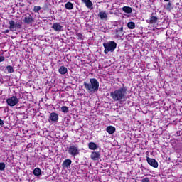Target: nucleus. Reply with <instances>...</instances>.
Here are the masks:
<instances>
[{
  "instance_id": "obj_1",
  "label": "nucleus",
  "mask_w": 182,
  "mask_h": 182,
  "mask_svg": "<svg viewBox=\"0 0 182 182\" xmlns=\"http://www.w3.org/2000/svg\"><path fill=\"white\" fill-rule=\"evenodd\" d=\"M122 86L123 87L115 90L114 92H110V97L114 102H120V100H124V99H126L127 87H124V84H123Z\"/></svg>"
},
{
  "instance_id": "obj_26",
  "label": "nucleus",
  "mask_w": 182,
  "mask_h": 182,
  "mask_svg": "<svg viewBox=\"0 0 182 182\" xmlns=\"http://www.w3.org/2000/svg\"><path fill=\"white\" fill-rule=\"evenodd\" d=\"M76 36H77V39L80 41H83L84 39L83 35L81 33H77Z\"/></svg>"
},
{
  "instance_id": "obj_23",
  "label": "nucleus",
  "mask_w": 182,
  "mask_h": 182,
  "mask_svg": "<svg viewBox=\"0 0 182 182\" xmlns=\"http://www.w3.org/2000/svg\"><path fill=\"white\" fill-rule=\"evenodd\" d=\"M127 27L129 29H134V28H136V23L133 21H130L127 23Z\"/></svg>"
},
{
  "instance_id": "obj_12",
  "label": "nucleus",
  "mask_w": 182,
  "mask_h": 182,
  "mask_svg": "<svg viewBox=\"0 0 182 182\" xmlns=\"http://www.w3.org/2000/svg\"><path fill=\"white\" fill-rule=\"evenodd\" d=\"M157 21H159V18L151 14L149 20H146L147 23H150L151 25H154V23H157Z\"/></svg>"
},
{
  "instance_id": "obj_24",
  "label": "nucleus",
  "mask_w": 182,
  "mask_h": 182,
  "mask_svg": "<svg viewBox=\"0 0 182 182\" xmlns=\"http://www.w3.org/2000/svg\"><path fill=\"white\" fill-rule=\"evenodd\" d=\"M6 69L8 73H14V67H12V65H7L6 67Z\"/></svg>"
},
{
  "instance_id": "obj_29",
  "label": "nucleus",
  "mask_w": 182,
  "mask_h": 182,
  "mask_svg": "<svg viewBox=\"0 0 182 182\" xmlns=\"http://www.w3.org/2000/svg\"><path fill=\"white\" fill-rule=\"evenodd\" d=\"M5 62V57L4 55H0V63Z\"/></svg>"
},
{
  "instance_id": "obj_4",
  "label": "nucleus",
  "mask_w": 182,
  "mask_h": 182,
  "mask_svg": "<svg viewBox=\"0 0 182 182\" xmlns=\"http://www.w3.org/2000/svg\"><path fill=\"white\" fill-rule=\"evenodd\" d=\"M68 153L71 156V157H76V156H79V154H80V150L77 145H70L68 147Z\"/></svg>"
},
{
  "instance_id": "obj_20",
  "label": "nucleus",
  "mask_w": 182,
  "mask_h": 182,
  "mask_svg": "<svg viewBox=\"0 0 182 182\" xmlns=\"http://www.w3.org/2000/svg\"><path fill=\"white\" fill-rule=\"evenodd\" d=\"M88 147L90 150H96L97 149V145L95 142H90L88 144Z\"/></svg>"
},
{
  "instance_id": "obj_9",
  "label": "nucleus",
  "mask_w": 182,
  "mask_h": 182,
  "mask_svg": "<svg viewBox=\"0 0 182 182\" xmlns=\"http://www.w3.org/2000/svg\"><path fill=\"white\" fill-rule=\"evenodd\" d=\"M51 28L55 32H62L63 31V26L60 25V23H54Z\"/></svg>"
},
{
  "instance_id": "obj_16",
  "label": "nucleus",
  "mask_w": 182,
  "mask_h": 182,
  "mask_svg": "<svg viewBox=\"0 0 182 182\" xmlns=\"http://www.w3.org/2000/svg\"><path fill=\"white\" fill-rule=\"evenodd\" d=\"M106 132H107L109 134H113L116 132V127L113 126H108L106 128Z\"/></svg>"
},
{
  "instance_id": "obj_32",
  "label": "nucleus",
  "mask_w": 182,
  "mask_h": 182,
  "mask_svg": "<svg viewBox=\"0 0 182 182\" xmlns=\"http://www.w3.org/2000/svg\"><path fill=\"white\" fill-rule=\"evenodd\" d=\"M3 33H9V30L6 29L3 31Z\"/></svg>"
},
{
  "instance_id": "obj_25",
  "label": "nucleus",
  "mask_w": 182,
  "mask_h": 182,
  "mask_svg": "<svg viewBox=\"0 0 182 182\" xmlns=\"http://www.w3.org/2000/svg\"><path fill=\"white\" fill-rule=\"evenodd\" d=\"M61 112L63 113H68L69 112V107L66 106L61 107Z\"/></svg>"
},
{
  "instance_id": "obj_22",
  "label": "nucleus",
  "mask_w": 182,
  "mask_h": 182,
  "mask_svg": "<svg viewBox=\"0 0 182 182\" xmlns=\"http://www.w3.org/2000/svg\"><path fill=\"white\" fill-rule=\"evenodd\" d=\"M33 174H34V176H41L42 175V170H41L39 168H36L33 170Z\"/></svg>"
},
{
  "instance_id": "obj_10",
  "label": "nucleus",
  "mask_w": 182,
  "mask_h": 182,
  "mask_svg": "<svg viewBox=\"0 0 182 182\" xmlns=\"http://www.w3.org/2000/svg\"><path fill=\"white\" fill-rule=\"evenodd\" d=\"M49 119L51 122H58L59 120V115L56 112H51L49 116Z\"/></svg>"
},
{
  "instance_id": "obj_18",
  "label": "nucleus",
  "mask_w": 182,
  "mask_h": 182,
  "mask_svg": "<svg viewBox=\"0 0 182 182\" xmlns=\"http://www.w3.org/2000/svg\"><path fill=\"white\" fill-rule=\"evenodd\" d=\"M58 72L60 75H66L68 73V68L65 66H61L58 69Z\"/></svg>"
},
{
  "instance_id": "obj_2",
  "label": "nucleus",
  "mask_w": 182,
  "mask_h": 182,
  "mask_svg": "<svg viewBox=\"0 0 182 182\" xmlns=\"http://www.w3.org/2000/svg\"><path fill=\"white\" fill-rule=\"evenodd\" d=\"M83 86L90 95H93L99 90V81L96 78H90V83L84 82Z\"/></svg>"
},
{
  "instance_id": "obj_27",
  "label": "nucleus",
  "mask_w": 182,
  "mask_h": 182,
  "mask_svg": "<svg viewBox=\"0 0 182 182\" xmlns=\"http://www.w3.org/2000/svg\"><path fill=\"white\" fill-rule=\"evenodd\" d=\"M41 6H35L34 8H33V11L37 13V14H39V11H41Z\"/></svg>"
},
{
  "instance_id": "obj_19",
  "label": "nucleus",
  "mask_w": 182,
  "mask_h": 182,
  "mask_svg": "<svg viewBox=\"0 0 182 182\" xmlns=\"http://www.w3.org/2000/svg\"><path fill=\"white\" fill-rule=\"evenodd\" d=\"M122 11L125 14H132L133 12V9H132L130 6H124L122 8Z\"/></svg>"
},
{
  "instance_id": "obj_5",
  "label": "nucleus",
  "mask_w": 182,
  "mask_h": 182,
  "mask_svg": "<svg viewBox=\"0 0 182 182\" xmlns=\"http://www.w3.org/2000/svg\"><path fill=\"white\" fill-rule=\"evenodd\" d=\"M9 28L11 32H15L17 29H21L22 28V23H15V21L10 20L9 21Z\"/></svg>"
},
{
  "instance_id": "obj_15",
  "label": "nucleus",
  "mask_w": 182,
  "mask_h": 182,
  "mask_svg": "<svg viewBox=\"0 0 182 182\" xmlns=\"http://www.w3.org/2000/svg\"><path fill=\"white\" fill-rule=\"evenodd\" d=\"M116 38H122L123 37V35H124L123 33V26H122L121 28H118L116 30Z\"/></svg>"
},
{
  "instance_id": "obj_31",
  "label": "nucleus",
  "mask_w": 182,
  "mask_h": 182,
  "mask_svg": "<svg viewBox=\"0 0 182 182\" xmlns=\"http://www.w3.org/2000/svg\"><path fill=\"white\" fill-rule=\"evenodd\" d=\"M0 126H4V120L0 119Z\"/></svg>"
},
{
  "instance_id": "obj_7",
  "label": "nucleus",
  "mask_w": 182,
  "mask_h": 182,
  "mask_svg": "<svg viewBox=\"0 0 182 182\" xmlns=\"http://www.w3.org/2000/svg\"><path fill=\"white\" fill-rule=\"evenodd\" d=\"M23 22L26 25H32L35 22V18H33V16L31 14L28 13L27 14H24Z\"/></svg>"
},
{
  "instance_id": "obj_28",
  "label": "nucleus",
  "mask_w": 182,
  "mask_h": 182,
  "mask_svg": "<svg viewBox=\"0 0 182 182\" xmlns=\"http://www.w3.org/2000/svg\"><path fill=\"white\" fill-rule=\"evenodd\" d=\"M5 163L4 162H0V171H4L5 170Z\"/></svg>"
},
{
  "instance_id": "obj_11",
  "label": "nucleus",
  "mask_w": 182,
  "mask_h": 182,
  "mask_svg": "<svg viewBox=\"0 0 182 182\" xmlns=\"http://www.w3.org/2000/svg\"><path fill=\"white\" fill-rule=\"evenodd\" d=\"M90 159H92V160H94V161L99 160L100 159V152L92 151L90 155Z\"/></svg>"
},
{
  "instance_id": "obj_17",
  "label": "nucleus",
  "mask_w": 182,
  "mask_h": 182,
  "mask_svg": "<svg viewBox=\"0 0 182 182\" xmlns=\"http://www.w3.org/2000/svg\"><path fill=\"white\" fill-rule=\"evenodd\" d=\"M98 16L102 20L105 19V21H107V14H106L105 11H100Z\"/></svg>"
},
{
  "instance_id": "obj_3",
  "label": "nucleus",
  "mask_w": 182,
  "mask_h": 182,
  "mask_svg": "<svg viewBox=\"0 0 182 182\" xmlns=\"http://www.w3.org/2000/svg\"><path fill=\"white\" fill-rule=\"evenodd\" d=\"M103 47L105 48L104 53L107 55L109 52H114L116 48H117V43L114 41H109L108 43H104Z\"/></svg>"
},
{
  "instance_id": "obj_8",
  "label": "nucleus",
  "mask_w": 182,
  "mask_h": 182,
  "mask_svg": "<svg viewBox=\"0 0 182 182\" xmlns=\"http://www.w3.org/2000/svg\"><path fill=\"white\" fill-rule=\"evenodd\" d=\"M146 161L149 166L154 167V168H157V167H159V162H157V161H156L154 159L147 157Z\"/></svg>"
},
{
  "instance_id": "obj_34",
  "label": "nucleus",
  "mask_w": 182,
  "mask_h": 182,
  "mask_svg": "<svg viewBox=\"0 0 182 182\" xmlns=\"http://www.w3.org/2000/svg\"><path fill=\"white\" fill-rule=\"evenodd\" d=\"M80 96H85V94L81 93Z\"/></svg>"
},
{
  "instance_id": "obj_30",
  "label": "nucleus",
  "mask_w": 182,
  "mask_h": 182,
  "mask_svg": "<svg viewBox=\"0 0 182 182\" xmlns=\"http://www.w3.org/2000/svg\"><path fill=\"white\" fill-rule=\"evenodd\" d=\"M141 182H150L149 178H144L141 180Z\"/></svg>"
},
{
  "instance_id": "obj_33",
  "label": "nucleus",
  "mask_w": 182,
  "mask_h": 182,
  "mask_svg": "<svg viewBox=\"0 0 182 182\" xmlns=\"http://www.w3.org/2000/svg\"><path fill=\"white\" fill-rule=\"evenodd\" d=\"M171 6V3H168V5H167V8H170Z\"/></svg>"
},
{
  "instance_id": "obj_14",
  "label": "nucleus",
  "mask_w": 182,
  "mask_h": 182,
  "mask_svg": "<svg viewBox=\"0 0 182 182\" xmlns=\"http://www.w3.org/2000/svg\"><path fill=\"white\" fill-rule=\"evenodd\" d=\"M72 164V160L70 159H65L62 164V167L63 168H68Z\"/></svg>"
},
{
  "instance_id": "obj_21",
  "label": "nucleus",
  "mask_w": 182,
  "mask_h": 182,
  "mask_svg": "<svg viewBox=\"0 0 182 182\" xmlns=\"http://www.w3.org/2000/svg\"><path fill=\"white\" fill-rule=\"evenodd\" d=\"M65 9L70 11L73 9V3L68 1L65 4Z\"/></svg>"
},
{
  "instance_id": "obj_35",
  "label": "nucleus",
  "mask_w": 182,
  "mask_h": 182,
  "mask_svg": "<svg viewBox=\"0 0 182 182\" xmlns=\"http://www.w3.org/2000/svg\"><path fill=\"white\" fill-rule=\"evenodd\" d=\"M165 1V2H168V1H170V0H164Z\"/></svg>"
},
{
  "instance_id": "obj_6",
  "label": "nucleus",
  "mask_w": 182,
  "mask_h": 182,
  "mask_svg": "<svg viewBox=\"0 0 182 182\" xmlns=\"http://www.w3.org/2000/svg\"><path fill=\"white\" fill-rule=\"evenodd\" d=\"M6 102L9 106L14 107V106H16L19 103V99L16 96H12L6 99Z\"/></svg>"
},
{
  "instance_id": "obj_13",
  "label": "nucleus",
  "mask_w": 182,
  "mask_h": 182,
  "mask_svg": "<svg viewBox=\"0 0 182 182\" xmlns=\"http://www.w3.org/2000/svg\"><path fill=\"white\" fill-rule=\"evenodd\" d=\"M82 4H85V6L88 8V9H93V3L90 0H81Z\"/></svg>"
}]
</instances>
